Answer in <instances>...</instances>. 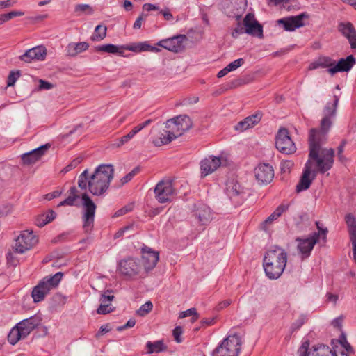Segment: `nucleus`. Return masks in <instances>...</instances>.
<instances>
[{"instance_id": "nucleus-1", "label": "nucleus", "mask_w": 356, "mask_h": 356, "mask_svg": "<svg viewBox=\"0 0 356 356\" xmlns=\"http://www.w3.org/2000/svg\"><path fill=\"white\" fill-rule=\"evenodd\" d=\"M333 98V102H327L323 108L324 116L321 121L320 129H312L308 138L309 156L316 161L318 170L321 173L330 170L334 161V149L322 147L327 140V134L332 124L331 118H334L337 114L339 97L334 95Z\"/></svg>"}, {"instance_id": "nucleus-2", "label": "nucleus", "mask_w": 356, "mask_h": 356, "mask_svg": "<svg viewBox=\"0 0 356 356\" xmlns=\"http://www.w3.org/2000/svg\"><path fill=\"white\" fill-rule=\"evenodd\" d=\"M113 176V165L102 164L91 175L87 169L81 173L78 177V186L81 190L88 189L93 195L102 196L108 191Z\"/></svg>"}, {"instance_id": "nucleus-3", "label": "nucleus", "mask_w": 356, "mask_h": 356, "mask_svg": "<svg viewBox=\"0 0 356 356\" xmlns=\"http://www.w3.org/2000/svg\"><path fill=\"white\" fill-rule=\"evenodd\" d=\"M287 261V253L282 248L274 246L268 250L263 259L266 275L270 280L279 278L284 272Z\"/></svg>"}, {"instance_id": "nucleus-4", "label": "nucleus", "mask_w": 356, "mask_h": 356, "mask_svg": "<svg viewBox=\"0 0 356 356\" xmlns=\"http://www.w3.org/2000/svg\"><path fill=\"white\" fill-rule=\"evenodd\" d=\"M63 274L58 272L51 277H45L32 290L31 296L34 302L43 300L51 289L56 287L60 282Z\"/></svg>"}, {"instance_id": "nucleus-5", "label": "nucleus", "mask_w": 356, "mask_h": 356, "mask_svg": "<svg viewBox=\"0 0 356 356\" xmlns=\"http://www.w3.org/2000/svg\"><path fill=\"white\" fill-rule=\"evenodd\" d=\"M241 339L234 334L225 338L213 351V356H238L241 349Z\"/></svg>"}, {"instance_id": "nucleus-6", "label": "nucleus", "mask_w": 356, "mask_h": 356, "mask_svg": "<svg viewBox=\"0 0 356 356\" xmlns=\"http://www.w3.org/2000/svg\"><path fill=\"white\" fill-rule=\"evenodd\" d=\"M81 201L83 207V228L85 232H89L93 228L97 206L86 193L81 195Z\"/></svg>"}, {"instance_id": "nucleus-7", "label": "nucleus", "mask_w": 356, "mask_h": 356, "mask_svg": "<svg viewBox=\"0 0 356 356\" xmlns=\"http://www.w3.org/2000/svg\"><path fill=\"white\" fill-rule=\"evenodd\" d=\"M317 172L320 173L318 170L316 161L309 157V160L305 163L300 179L296 186L297 193L308 189L312 180L315 179ZM321 174L322 173L321 172Z\"/></svg>"}, {"instance_id": "nucleus-8", "label": "nucleus", "mask_w": 356, "mask_h": 356, "mask_svg": "<svg viewBox=\"0 0 356 356\" xmlns=\"http://www.w3.org/2000/svg\"><path fill=\"white\" fill-rule=\"evenodd\" d=\"M38 242V239L32 231H22L15 240L14 251L16 253H24L31 250Z\"/></svg>"}, {"instance_id": "nucleus-9", "label": "nucleus", "mask_w": 356, "mask_h": 356, "mask_svg": "<svg viewBox=\"0 0 356 356\" xmlns=\"http://www.w3.org/2000/svg\"><path fill=\"white\" fill-rule=\"evenodd\" d=\"M276 148L282 153L291 154L296 151L295 143L291 140L289 132L286 128H280L275 138Z\"/></svg>"}, {"instance_id": "nucleus-10", "label": "nucleus", "mask_w": 356, "mask_h": 356, "mask_svg": "<svg viewBox=\"0 0 356 356\" xmlns=\"http://www.w3.org/2000/svg\"><path fill=\"white\" fill-rule=\"evenodd\" d=\"M192 124V120L188 115H181L168 120L165 122V127L170 129L178 137L188 131Z\"/></svg>"}, {"instance_id": "nucleus-11", "label": "nucleus", "mask_w": 356, "mask_h": 356, "mask_svg": "<svg viewBox=\"0 0 356 356\" xmlns=\"http://www.w3.org/2000/svg\"><path fill=\"white\" fill-rule=\"evenodd\" d=\"M155 197L161 204L171 202L175 193L172 183L170 180L160 181L154 188Z\"/></svg>"}, {"instance_id": "nucleus-12", "label": "nucleus", "mask_w": 356, "mask_h": 356, "mask_svg": "<svg viewBox=\"0 0 356 356\" xmlns=\"http://www.w3.org/2000/svg\"><path fill=\"white\" fill-rule=\"evenodd\" d=\"M141 269L140 261L135 258H128L119 262V270L120 273L128 277L137 275Z\"/></svg>"}, {"instance_id": "nucleus-13", "label": "nucleus", "mask_w": 356, "mask_h": 356, "mask_svg": "<svg viewBox=\"0 0 356 356\" xmlns=\"http://www.w3.org/2000/svg\"><path fill=\"white\" fill-rule=\"evenodd\" d=\"M186 40L185 35H178L159 41L156 45L168 51L179 53L185 49L184 42Z\"/></svg>"}, {"instance_id": "nucleus-14", "label": "nucleus", "mask_w": 356, "mask_h": 356, "mask_svg": "<svg viewBox=\"0 0 356 356\" xmlns=\"http://www.w3.org/2000/svg\"><path fill=\"white\" fill-rule=\"evenodd\" d=\"M225 193L236 204H241L244 199V191L241 184L235 179H229L226 183Z\"/></svg>"}, {"instance_id": "nucleus-15", "label": "nucleus", "mask_w": 356, "mask_h": 356, "mask_svg": "<svg viewBox=\"0 0 356 356\" xmlns=\"http://www.w3.org/2000/svg\"><path fill=\"white\" fill-rule=\"evenodd\" d=\"M298 241V250L301 254L302 259L308 258L314 246L319 241V233H313L309 238L305 239L297 238Z\"/></svg>"}, {"instance_id": "nucleus-16", "label": "nucleus", "mask_w": 356, "mask_h": 356, "mask_svg": "<svg viewBox=\"0 0 356 356\" xmlns=\"http://www.w3.org/2000/svg\"><path fill=\"white\" fill-rule=\"evenodd\" d=\"M254 175L259 183L267 184L273 180L274 170L270 164L260 163L254 169Z\"/></svg>"}, {"instance_id": "nucleus-17", "label": "nucleus", "mask_w": 356, "mask_h": 356, "mask_svg": "<svg viewBox=\"0 0 356 356\" xmlns=\"http://www.w3.org/2000/svg\"><path fill=\"white\" fill-rule=\"evenodd\" d=\"M243 25L245 33L259 38L263 37L262 26L255 19L253 14L248 13L245 15L243 19Z\"/></svg>"}, {"instance_id": "nucleus-18", "label": "nucleus", "mask_w": 356, "mask_h": 356, "mask_svg": "<svg viewBox=\"0 0 356 356\" xmlns=\"http://www.w3.org/2000/svg\"><path fill=\"white\" fill-rule=\"evenodd\" d=\"M221 159L218 156H209L200 162L201 177H205L216 171L221 165Z\"/></svg>"}, {"instance_id": "nucleus-19", "label": "nucleus", "mask_w": 356, "mask_h": 356, "mask_svg": "<svg viewBox=\"0 0 356 356\" xmlns=\"http://www.w3.org/2000/svg\"><path fill=\"white\" fill-rule=\"evenodd\" d=\"M142 264L146 272L152 270L156 265L159 254L147 246L142 248Z\"/></svg>"}, {"instance_id": "nucleus-20", "label": "nucleus", "mask_w": 356, "mask_h": 356, "mask_svg": "<svg viewBox=\"0 0 356 356\" xmlns=\"http://www.w3.org/2000/svg\"><path fill=\"white\" fill-rule=\"evenodd\" d=\"M112 293L111 290H106L101 295L100 305L97 309V314H107L114 311L115 307L113 306L111 302L115 299V296Z\"/></svg>"}, {"instance_id": "nucleus-21", "label": "nucleus", "mask_w": 356, "mask_h": 356, "mask_svg": "<svg viewBox=\"0 0 356 356\" xmlns=\"http://www.w3.org/2000/svg\"><path fill=\"white\" fill-rule=\"evenodd\" d=\"M306 17L307 15L305 13H302L296 16L282 18L277 20V23L279 24H282L285 31H293L296 29L304 26L302 19Z\"/></svg>"}, {"instance_id": "nucleus-22", "label": "nucleus", "mask_w": 356, "mask_h": 356, "mask_svg": "<svg viewBox=\"0 0 356 356\" xmlns=\"http://www.w3.org/2000/svg\"><path fill=\"white\" fill-rule=\"evenodd\" d=\"M49 147L50 145L47 143L24 154L22 156L23 163L26 165L35 163L45 154Z\"/></svg>"}, {"instance_id": "nucleus-23", "label": "nucleus", "mask_w": 356, "mask_h": 356, "mask_svg": "<svg viewBox=\"0 0 356 356\" xmlns=\"http://www.w3.org/2000/svg\"><path fill=\"white\" fill-rule=\"evenodd\" d=\"M47 54V50L43 46H37L27 50L19 59L26 63H30L33 60H43Z\"/></svg>"}, {"instance_id": "nucleus-24", "label": "nucleus", "mask_w": 356, "mask_h": 356, "mask_svg": "<svg viewBox=\"0 0 356 356\" xmlns=\"http://www.w3.org/2000/svg\"><path fill=\"white\" fill-rule=\"evenodd\" d=\"M356 63L355 57L353 55L348 56L346 58H341L334 66L327 69V72L334 75L339 72H348Z\"/></svg>"}, {"instance_id": "nucleus-25", "label": "nucleus", "mask_w": 356, "mask_h": 356, "mask_svg": "<svg viewBox=\"0 0 356 356\" xmlns=\"http://www.w3.org/2000/svg\"><path fill=\"white\" fill-rule=\"evenodd\" d=\"M345 221L350 236V240L353 245V258L356 262V219L352 213H348L345 216Z\"/></svg>"}, {"instance_id": "nucleus-26", "label": "nucleus", "mask_w": 356, "mask_h": 356, "mask_svg": "<svg viewBox=\"0 0 356 356\" xmlns=\"http://www.w3.org/2000/svg\"><path fill=\"white\" fill-rule=\"evenodd\" d=\"M193 216L197 222L201 225L209 224L212 219L211 209L206 205H200L193 211Z\"/></svg>"}, {"instance_id": "nucleus-27", "label": "nucleus", "mask_w": 356, "mask_h": 356, "mask_svg": "<svg viewBox=\"0 0 356 356\" xmlns=\"http://www.w3.org/2000/svg\"><path fill=\"white\" fill-rule=\"evenodd\" d=\"M339 31L349 41L352 49H356V30L350 22H341L338 26Z\"/></svg>"}, {"instance_id": "nucleus-28", "label": "nucleus", "mask_w": 356, "mask_h": 356, "mask_svg": "<svg viewBox=\"0 0 356 356\" xmlns=\"http://www.w3.org/2000/svg\"><path fill=\"white\" fill-rule=\"evenodd\" d=\"M261 118L262 113L258 111L254 114L245 118L242 121L237 123V124L235 126V129L237 131H243L250 128H252L261 121Z\"/></svg>"}, {"instance_id": "nucleus-29", "label": "nucleus", "mask_w": 356, "mask_h": 356, "mask_svg": "<svg viewBox=\"0 0 356 356\" xmlns=\"http://www.w3.org/2000/svg\"><path fill=\"white\" fill-rule=\"evenodd\" d=\"M41 318L37 315L26 318L17 323L18 327L22 328L24 334L28 336L31 331L36 328L41 323Z\"/></svg>"}, {"instance_id": "nucleus-30", "label": "nucleus", "mask_w": 356, "mask_h": 356, "mask_svg": "<svg viewBox=\"0 0 356 356\" xmlns=\"http://www.w3.org/2000/svg\"><path fill=\"white\" fill-rule=\"evenodd\" d=\"M123 49L129 50L134 52L152 51L159 52L160 49L150 45L148 42H140L132 43L131 44L122 46Z\"/></svg>"}, {"instance_id": "nucleus-31", "label": "nucleus", "mask_w": 356, "mask_h": 356, "mask_svg": "<svg viewBox=\"0 0 356 356\" xmlns=\"http://www.w3.org/2000/svg\"><path fill=\"white\" fill-rule=\"evenodd\" d=\"M89 48V44L86 42H71L66 47L67 56L75 57L79 54L86 51Z\"/></svg>"}, {"instance_id": "nucleus-32", "label": "nucleus", "mask_w": 356, "mask_h": 356, "mask_svg": "<svg viewBox=\"0 0 356 356\" xmlns=\"http://www.w3.org/2000/svg\"><path fill=\"white\" fill-rule=\"evenodd\" d=\"M177 138V136L172 131H164L159 138L153 140V144L156 147H160L170 143Z\"/></svg>"}, {"instance_id": "nucleus-33", "label": "nucleus", "mask_w": 356, "mask_h": 356, "mask_svg": "<svg viewBox=\"0 0 356 356\" xmlns=\"http://www.w3.org/2000/svg\"><path fill=\"white\" fill-rule=\"evenodd\" d=\"M27 336L24 334L22 328L18 327L17 324L10 330L8 335V341L11 345H15L20 339H24Z\"/></svg>"}, {"instance_id": "nucleus-34", "label": "nucleus", "mask_w": 356, "mask_h": 356, "mask_svg": "<svg viewBox=\"0 0 356 356\" xmlns=\"http://www.w3.org/2000/svg\"><path fill=\"white\" fill-rule=\"evenodd\" d=\"M121 49H123L122 46L120 47L113 44H106L97 46L95 47V51L97 52H106L113 54H119L123 56V51H121Z\"/></svg>"}, {"instance_id": "nucleus-35", "label": "nucleus", "mask_w": 356, "mask_h": 356, "mask_svg": "<svg viewBox=\"0 0 356 356\" xmlns=\"http://www.w3.org/2000/svg\"><path fill=\"white\" fill-rule=\"evenodd\" d=\"M311 356H337V355L330 349L328 346L319 344L313 347Z\"/></svg>"}, {"instance_id": "nucleus-36", "label": "nucleus", "mask_w": 356, "mask_h": 356, "mask_svg": "<svg viewBox=\"0 0 356 356\" xmlns=\"http://www.w3.org/2000/svg\"><path fill=\"white\" fill-rule=\"evenodd\" d=\"M70 195L63 201L60 202L58 206H74L78 205L75 203V201L78 200L80 196L78 194V190L75 186H72L69 190Z\"/></svg>"}, {"instance_id": "nucleus-37", "label": "nucleus", "mask_w": 356, "mask_h": 356, "mask_svg": "<svg viewBox=\"0 0 356 356\" xmlns=\"http://www.w3.org/2000/svg\"><path fill=\"white\" fill-rule=\"evenodd\" d=\"M289 209L288 204H280L276 209L263 222V225L270 224L273 221L277 219L284 211Z\"/></svg>"}, {"instance_id": "nucleus-38", "label": "nucleus", "mask_w": 356, "mask_h": 356, "mask_svg": "<svg viewBox=\"0 0 356 356\" xmlns=\"http://www.w3.org/2000/svg\"><path fill=\"white\" fill-rule=\"evenodd\" d=\"M148 353H160L166 349V346L162 340L154 342L148 341L146 344Z\"/></svg>"}, {"instance_id": "nucleus-39", "label": "nucleus", "mask_w": 356, "mask_h": 356, "mask_svg": "<svg viewBox=\"0 0 356 356\" xmlns=\"http://www.w3.org/2000/svg\"><path fill=\"white\" fill-rule=\"evenodd\" d=\"M106 26L97 25L95 29L93 34L90 37V40L94 42L101 41L104 40L106 36Z\"/></svg>"}, {"instance_id": "nucleus-40", "label": "nucleus", "mask_w": 356, "mask_h": 356, "mask_svg": "<svg viewBox=\"0 0 356 356\" xmlns=\"http://www.w3.org/2000/svg\"><path fill=\"white\" fill-rule=\"evenodd\" d=\"M248 304L250 307L251 312L254 315H255L257 312L260 311L262 307L261 304L259 302V300H258V298L256 297H254V296H251L248 299Z\"/></svg>"}, {"instance_id": "nucleus-41", "label": "nucleus", "mask_w": 356, "mask_h": 356, "mask_svg": "<svg viewBox=\"0 0 356 356\" xmlns=\"http://www.w3.org/2000/svg\"><path fill=\"white\" fill-rule=\"evenodd\" d=\"M92 8L88 4H77L74 7V13L76 15H80L81 13L92 14Z\"/></svg>"}, {"instance_id": "nucleus-42", "label": "nucleus", "mask_w": 356, "mask_h": 356, "mask_svg": "<svg viewBox=\"0 0 356 356\" xmlns=\"http://www.w3.org/2000/svg\"><path fill=\"white\" fill-rule=\"evenodd\" d=\"M318 65H321V67H327L328 69L334 66L335 61L332 59L330 57L323 56L320 57L318 59Z\"/></svg>"}, {"instance_id": "nucleus-43", "label": "nucleus", "mask_w": 356, "mask_h": 356, "mask_svg": "<svg viewBox=\"0 0 356 356\" xmlns=\"http://www.w3.org/2000/svg\"><path fill=\"white\" fill-rule=\"evenodd\" d=\"M339 342L343 348L350 354L354 353V349L350 346V344L348 342L346 339V334L342 332L339 337Z\"/></svg>"}, {"instance_id": "nucleus-44", "label": "nucleus", "mask_w": 356, "mask_h": 356, "mask_svg": "<svg viewBox=\"0 0 356 356\" xmlns=\"http://www.w3.org/2000/svg\"><path fill=\"white\" fill-rule=\"evenodd\" d=\"M306 317L304 315H301L291 325L290 331L291 333L300 329L305 323Z\"/></svg>"}, {"instance_id": "nucleus-45", "label": "nucleus", "mask_w": 356, "mask_h": 356, "mask_svg": "<svg viewBox=\"0 0 356 356\" xmlns=\"http://www.w3.org/2000/svg\"><path fill=\"white\" fill-rule=\"evenodd\" d=\"M153 307V305L150 301H148L143 304L136 312L137 314L140 316H145L147 315Z\"/></svg>"}, {"instance_id": "nucleus-46", "label": "nucleus", "mask_w": 356, "mask_h": 356, "mask_svg": "<svg viewBox=\"0 0 356 356\" xmlns=\"http://www.w3.org/2000/svg\"><path fill=\"white\" fill-rule=\"evenodd\" d=\"M133 209H134V204L129 203V204L124 206L121 209H118V211H116L115 213L113 214V217L118 218V217L124 216V215L127 214V213L133 210Z\"/></svg>"}, {"instance_id": "nucleus-47", "label": "nucleus", "mask_w": 356, "mask_h": 356, "mask_svg": "<svg viewBox=\"0 0 356 356\" xmlns=\"http://www.w3.org/2000/svg\"><path fill=\"white\" fill-rule=\"evenodd\" d=\"M140 171L139 167L134 168L130 172L124 176L121 179V186L130 181L133 177Z\"/></svg>"}, {"instance_id": "nucleus-48", "label": "nucleus", "mask_w": 356, "mask_h": 356, "mask_svg": "<svg viewBox=\"0 0 356 356\" xmlns=\"http://www.w3.org/2000/svg\"><path fill=\"white\" fill-rule=\"evenodd\" d=\"M134 135L132 134L131 131H129L127 134L123 136L120 138L116 140V143H115V145L117 147H120L122 146L123 145L127 143L131 139L134 138Z\"/></svg>"}, {"instance_id": "nucleus-49", "label": "nucleus", "mask_w": 356, "mask_h": 356, "mask_svg": "<svg viewBox=\"0 0 356 356\" xmlns=\"http://www.w3.org/2000/svg\"><path fill=\"white\" fill-rule=\"evenodd\" d=\"M309 348V341H306L302 343L298 350V356H311L312 353L308 351Z\"/></svg>"}, {"instance_id": "nucleus-50", "label": "nucleus", "mask_w": 356, "mask_h": 356, "mask_svg": "<svg viewBox=\"0 0 356 356\" xmlns=\"http://www.w3.org/2000/svg\"><path fill=\"white\" fill-rule=\"evenodd\" d=\"M19 76H20L19 71H17V72L11 71L8 76L7 86H14V84L15 83V82L17 81V80L18 79Z\"/></svg>"}, {"instance_id": "nucleus-51", "label": "nucleus", "mask_w": 356, "mask_h": 356, "mask_svg": "<svg viewBox=\"0 0 356 356\" xmlns=\"http://www.w3.org/2000/svg\"><path fill=\"white\" fill-rule=\"evenodd\" d=\"M244 59L243 58H238L233 62L230 63L229 65H227L226 67L228 68V70L229 72L234 71L236 70L238 67H241L242 65L244 64Z\"/></svg>"}, {"instance_id": "nucleus-52", "label": "nucleus", "mask_w": 356, "mask_h": 356, "mask_svg": "<svg viewBox=\"0 0 356 356\" xmlns=\"http://www.w3.org/2000/svg\"><path fill=\"white\" fill-rule=\"evenodd\" d=\"M82 161V159L81 157H77L71 161L70 164H68L63 171L67 172L70 171L71 170L75 168Z\"/></svg>"}, {"instance_id": "nucleus-53", "label": "nucleus", "mask_w": 356, "mask_h": 356, "mask_svg": "<svg viewBox=\"0 0 356 356\" xmlns=\"http://www.w3.org/2000/svg\"><path fill=\"white\" fill-rule=\"evenodd\" d=\"M183 333V330H182V327L181 326H176L173 331H172V334H173V336H174V338H175V340L176 341V342L177 343H181L182 342V339L181 337V335Z\"/></svg>"}, {"instance_id": "nucleus-54", "label": "nucleus", "mask_w": 356, "mask_h": 356, "mask_svg": "<svg viewBox=\"0 0 356 356\" xmlns=\"http://www.w3.org/2000/svg\"><path fill=\"white\" fill-rule=\"evenodd\" d=\"M315 224H316V227L318 231L317 233H319V236L321 234L323 236V240H324L325 241H326V235L328 232L327 229L326 227H323L319 221H316Z\"/></svg>"}, {"instance_id": "nucleus-55", "label": "nucleus", "mask_w": 356, "mask_h": 356, "mask_svg": "<svg viewBox=\"0 0 356 356\" xmlns=\"http://www.w3.org/2000/svg\"><path fill=\"white\" fill-rule=\"evenodd\" d=\"M197 314V311H196V309L193 307V308H190L186 311H184L182 312H181L179 314V318H186V317H188V316H193V315H196Z\"/></svg>"}, {"instance_id": "nucleus-56", "label": "nucleus", "mask_w": 356, "mask_h": 356, "mask_svg": "<svg viewBox=\"0 0 356 356\" xmlns=\"http://www.w3.org/2000/svg\"><path fill=\"white\" fill-rule=\"evenodd\" d=\"M133 227H134V224H130L129 225L122 227L115 234V236H114L115 238H118L122 236L125 232L133 229Z\"/></svg>"}, {"instance_id": "nucleus-57", "label": "nucleus", "mask_w": 356, "mask_h": 356, "mask_svg": "<svg viewBox=\"0 0 356 356\" xmlns=\"http://www.w3.org/2000/svg\"><path fill=\"white\" fill-rule=\"evenodd\" d=\"M293 166V163L291 161H284L281 163V170L284 172H289Z\"/></svg>"}, {"instance_id": "nucleus-58", "label": "nucleus", "mask_w": 356, "mask_h": 356, "mask_svg": "<svg viewBox=\"0 0 356 356\" xmlns=\"http://www.w3.org/2000/svg\"><path fill=\"white\" fill-rule=\"evenodd\" d=\"M343 318L344 317L343 316H340L336 318H334L332 321V325L336 328H338L340 330H341L342 328V323H343Z\"/></svg>"}, {"instance_id": "nucleus-59", "label": "nucleus", "mask_w": 356, "mask_h": 356, "mask_svg": "<svg viewBox=\"0 0 356 356\" xmlns=\"http://www.w3.org/2000/svg\"><path fill=\"white\" fill-rule=\"evenodd\" d=\"M42 216L49 223L55 219L56 213L53 210H49L47 213H43Z\"/></svg>"}, {"instance_id": "nucleus-60", "label": "nucleus", "mask_w": 356, "mask_h": 356, "mask_svg": "<svg viewBox=\"0 0 356 356\" xmlns=\"http://www.w3.org/2000/svg\"><path fill=\"white\" fill-rule=\"evenodd\" d=\"M244 32L245 29L240 24V23H238L237 27L233 30L232 35L233 38H236L239 35L243 33Z\"/></svg>"}, {"instance_id": "nucleus-61", "label": "nucleus", "mask_w": 356, "mask_h": 356, "mask_svg": "<svg viewBox=\"0 0 356 356\" xmlns=\"http://www.w3.org/2000/svg\"><path fill=\"white\" fill-rule=\"evenodd\" d=\"M39 83L40 90H49L53 88V85L51 83L42 79L39 80Z\"/></svg>"}, {"instance_id": "nucleus-62", "label": "nucleus", "mask_w": 356, "mask_h": 356, "mask_svg": "<svg viewBox=\"0 0 356 356\" xmlns=\"http://www.w3.org/2000/svg\"><path fill=\"white\" fill-rule=\"evenodd\" d=\"M6 17L7 18L8 21L11 19L13 17H19V16H22L24 15V13L22 12V11H16V10H14V11H11L10 13H8L6 14H4Z\"/></svg>"}, {"instance_id": "nucleus-63", "label": "nucleus", "mask_w": 356, "mask_h": 356, "mask_svg": "<svg viewBox=\"0 0 356 356\" xmlns=\"http://www.w3.org/2000/svg\"><path fill=\"white\" fill-rule=\"evenodd\" d=\"M232 301L231 300H223L218 304V305L216 307V309L217 311H220L223 309L224 308L228 307L231 304Z\"/></svg>"}, {"instance_id": "nucleus-64", "label": "nucleus", "mask_w": 356, "mask_h": 356, "mask_svg": "<svg viewBox=\"0 0 356 356\" xmlns=\"http://www.w3.org/2000/svg\"><path fill=\"white\" fill-rule=\"evenodd\" d=\"M48 222L42 215L38 216L35 220V224L38 227H42L47 225Z\"/></svg>"}]
</instances>
